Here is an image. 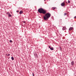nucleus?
Wrapping results in <instances>:
<instances>
[{
    "instance_id": "0eeeda50",
    "label": "nucleus",
    "mask_w": 76,
    "mask_h": 76,
    "mask_svg": "<svg viewBox=\"0 0 76 76\" xmlns=\"http://www.w3.org/2000/svg\"><path fill=\"white\" fill-rule=\"evenodd\" d=\"M73 28V27H70L69 29V31H72V29Z\"/></svg>"
},
{
    "instance_id": "39448f33",
    "label": "nucleus",
    "mask_w": 76,
    "mask_h": 76,
    "mask_svg": "<svg viewBox=\"0 0 76 76\" xmlns=\"http://www.w3.org/2000/svg\"><path fill=\"white\" fill-rule=\"evenodd\" d=\"M61 5L62 6H65V4H64V2L61 3Z\"/></svg>"
},
{
    "instance_id": "4468645a",
    "label": "nucleus",
    "mask_w": 76,
    "mask_h": 76,
    "mask_svg": "<svg viewBox=\"0 0 76 76\" xmlns=\"http://www.w3.org/2000/svg\"><path fill=\"white\" fill-rule=\"evenodd\" d=\"M67 15V13H64V16H66V15Z\"/></svg>"
},
{
    "instance_id": "dca6fc26",
    "label": "nucleus",
    "mask_w": 76,
    "mask_h": 76,
    "mask_svg": "<svg viewBox=\"0 0 76 76\" xmlns=\"http://www.w3.org/2000/svg\"><path fill=\"white\" fill-rule=\"evenodd\" d=\"M10 42H12V40H10Z\"/></svg>"
},
{
    "instance_id": "b1692460",
    "label": "nucleus",
    "mask_w": 76,
    "mask_h": 76,
    "mask_svg": "<svg viewBox=\"0 0 76 76\" xmlns=\"http://www.w3.org/2000/svg\"><path fill=\"white\" fill-rule=\"evenodd\" d=\"M60 20H62V19H60Z\"/></svg>"
},
{
    "instance_id": "f8f14e48",
    "label": "nucleus",
    "mask_w": 76,
    "mask_h": 76,
    "mask_svg": "<svg viewBox=\"0 0 76 76\" xmlns=\"http://www.w3.org/2000/svg\"><path fill=\"white\" fill-rule=\"evenodd\" d=\"M56 9V7H52V9L53 10H54V9Z\"/></svg>"
},
{
    "instance_id": "7ed1b4c3",
    "label": "nucleus",
    "mask_w": 76,
    "mask_h": 76,
    "mask_svg": "<svg viewBox=\"0 0 76 76\" xmlns=\"http://www.w3.org/2000/svg\"><path fill=\"white\" fill-rule=\"evenodd\" d=\"M34 55L35 58H38V55H37V54L35 53Z\"/></svg>"
},
{
    "instance_id": "aec40b11",
    "label": "nucleus",
    "mask_w": 76,
    "mask_h": 76,
    "mask_svg": "<svg viewBox=\"0 0 76 76\" xmlns=\"http://www.w3.org/2000/svg\"><path fill=\"white\" fill-rule=\"evenodd\" d=\"M17 12H19V11H16Z\"/></svg>"
},
{
    "instance_id": "4be33fe9",
    "label": "nucleus",
    "mask_w": 76,
    "mask_h": 76,
    "mask_svg": "<svg viewBox=\"0 0 76 76\" xmlns=\"http://www.w3.org/2000/svg\"><path fill=\"white\" fill-rule=\"evenodd\" d=\"M23 23H25V21H24Z\"/></svg>"
},
{
    "instance_id": "20e7f679",
    "label": "nucleus",
    "mask_w": 76,
    "mask_h": 76,
    "mask_svg": "<svg viewBox=\"0 0 76 76\" xmlns=\"http://www.w3.org/2000/svg\"><path fill=\"white\" fill-rule=\"evenodd\" d=\"M7 15H8V17H11L12 16V15H10V13H9V12H7Z\"/></svg>"
},
{
    "instance_id": "423d86ee",
    "label": "nucleus",
    "mask_w": 76,
    "mask_h": 76,
    "mask_svg": "<svg viewBox=\"0 0 76 76\" xmlns=\"http://www.w3.org/2000/svg\"><path fill=\"white\" fill-rule=\"evenodd\" d=\"M66 27H63L62 28V30L63 31L66 30Z\"/></svg>"
},
{
    "instance_id": "412c9836",
    "label": "nucleus",
    "mask_w": 76,
    "mask_h": 76,
    "mask_svg": "<svg viewBox=\"0 0 76 76\" xmlns=\"http://www.w3.org/2000/svg\"><path fill=\"white\" fill-rule=\"evenodd\" d=\"M49 48H51V47H50V46H49Z\"/></svg>"
},
{
    "instance_id": "9b49d317",
    "label": "nucleus",
    "mask_w": 76,
    "mask_h": 76,
    "mask_svg": "<svg viewBox=\"0 0 76 76\" xmlns=\"http://www.w3.org/2000/svg\"><path fill=\"white\" fill-rule=\"evenodd\" d=\"M50 50H54V48H53V47H52V48H50Z\"/></svg>"
},
{
    "instance_id": "a211bd4d",
    "label": "nucleus",
    "mask_w": 76,
    "mask_h": 76,
    "mask_svg": "<svg viewBox=\"0 0 76 76\" xmlns=\"http://www.w3.org/2000/svg\"><path fill=\"white\" fill-rule=\"evenodd\" d=\"M10 54H9L8 55H7V56H10Z\"/></svg>"
},
{
    "instance_id": "393cba45",
    "label": "nucleus",
    "mask_w": 76,
    "mask_h": 76,
    "mask_svg": "<svg viewBox=\"0 0 76 76\" xmlns=\"http://www.w3.org/2000/svg\"><path fill=\"white\" fill-rule=\"evenodd\" d=\"M45 0H44V1H45Z\"/></svg>"
},
{
    "instance_id": "6e6552de",
    "label": "nucleus",
    "mask_w": 76,
    "mask_h": 76,
    "mask_svg": "<svg viewBox=\"0 0 76 76\" xmlns=\"http://www.w3.org/2000/svg\"><path fill=\"white\" fill-rule=\"evenodd\" d=\"M71 64L72 65V66H74V61H72L71 62Z\"/></svg>"
},
{
    "instance_id": "6ab92c4d",
    "label": "nucleus",
    "mask_w": 76,
    "mask_h": 76,
    "mask_svg": "<svg viewBox=\"0 0 76 76\" xmlns=\"http://www.w3.org/2000/svg\"><path fill=\"white\" fill-rule=\"evenodd\" d=\"M32 75H33V76H34V73H32Z\"/></svg>"
},
{
    "instance_id": "9d476101",
    "label": "nucleus",
    "mask_w": 76,
    "mask_h": 76,
    "mask_svg": "<svg viewBox=\"0 0 76 76\" xmlns=\"http://www.w3.org/2000/svg\"><path fill=\"white\" fill-rule=\"evenodd\" d=\"M59 49L61 51L62 50V48L60 46L59 47Z\"/></svg>"
},
{
    "instance_id": "f03ea898",
    "label": "nucleus",
    "mask_w": 76,
    "mask_h": 76,
    "mask_svg": "<svg viewBox=\"0 0 76 76\" xmlns=\"http://www.w3.org/2000/svg\"><path fill=\"white\" fill-rule=\"evenodd\" d=\"M45 16L43 17L44 20H47L48 19V18H50L51 16V14L50 13L48 12L45 15Z\"/></svg>"
},
{
    "instance_id": "2eb2a0df",
    "label": "nucleus",
    "mask_w": 76,
    "mask_h": 76,
    "mask_svg": "<svg viewBox=\"0 0 76 76\" xmlns=\"http://www.w3.org/2000/svg\"><path fill=\"white\" fill-rule=\"evenodd\" d=\"M68 3H70V1L69 0H68Z\"/></svg>"
},
{
    "instance_id": "1a4fd4ad",
    "label": "nucleus",
    "mask_w": 76,
    "mask_h": 76,
    "mask_svg": "<svg viewBox=\"0 0 76 76\" xmlns=\"http://www.w3.org/2000/svg\"><path fill=\"white\" fill-rule=\"evenodd\" d=\"M23 13V11H20V15H21Z\"/></svg>"
},
{
    "instance_id": "5701e85b",
    "label": "nucleus",
    "mask_w": 76,
    "mask_h": 76,
    "mask_svg": "<svg viewBox=\"0 0 76 76\" xmlns=\"http://www.w3.org/2000/svg\"><path fill=\"white\" fill-rule=\"evenodd\" d=\"M6 55L7 56L8 55H7V54H6Z\"/></svg>"
},
{
    "instance_id": "ddd939ff",
    "label": "nucleus",
    "mask_w": 76,
    "mask_h": 76,
    "mask_svg": "<svg viewBox=\"0 0 76 76\" xmlns=\"http://www.w3.org/2000/svg\"><path fill=\"white\" fill-rule=\"evenodd\" d=\"M11 59L12 60H14V58H13V57H12Z\"/></svg>"
},
{
    "instance_id": "f3484780",
    "label": "nucleus",
    "mask_w": 76,
    "mask_h": 76,
    "mask_svg": "<svg viewBox=\"0 0 76 76\" xmlns=\"http://www.w3.org/2000/svg\"><path fill=\"white\" fill-rule=\"evenodd\" d=\"M74 19H76V16L74 17Z\"/></svg>"
},
{
    "instance_id": "f257e3e1",
    "label": "nucleus",
    "mask_w": 76,
    "mask_h": 76,
    "mask_svg": "<svg viewBox=\"0 0 76 76\" xmlns=\"http://www.w3.org/2000/svg\"><path fill=\"white\" fill-rule=\"evenodd\" d=\"M38 12L40 13H42L43 15H45L47 12L46 10H44L42 8H39L38 10Z\"/></svg>"
}]
</instances>
